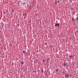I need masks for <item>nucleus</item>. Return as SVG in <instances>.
Instances as JSON below:
<instances>
[{
    "instance_id": "1",
    "label": "nucleus",
    "mask_w": 78,
    "mask_h": 78,
    "mask_svg": "<svg viewBox=\"0 0 78 78\" xmlns=\"http://www.w3.org/2000/svg\"><path fill=\"white\" fill-rule=\"evenodd\" d=\"M59 25H59V24H57V23H56L55 24V27H56V26H57V27H59Z\"/></svg>"
},
{
    "instance_id": "2",
    "label": "nucleus",
    "mask_w": 78,
    "mask_h": 78,
    "mask_svg": "<svg viewBox=\"0 0 78 78\" xmlns=\"http://www.w3.org/2000/svg\"><path fill=\"white\" fill-rule=\"evenodd\" d=\"M65 76L66 78H69V75L66 74L65 75Z\"/></svg>"
},
{
    "instance_id": "3",
    "label": "nucleus",
    "mask_w": 78,
    "mask_h": 78,
    "mask_svg": "<svg viewBox=\"0 0 78 78\" xmlns=\"http://www.w3.org/2000/svg\"><path fill=\"white\" fill-rule=\"evenodd\" d=\"M69 58H73V55H70Z\"/></svg>"
},
{
    "instance_id": "4",
    "label": "nucleus",
    "mask_w": 78,
    "mask_h": 78,
    "mask_svg": "<svg viewBox=\"0 0 78 78\" xmlns=\"http://www.w3.org/2000/svg\"><path fill=\"white\" fill-rule=\"evenodd\" d=\"M23 53H24V54H25V53H26V52H25V51H23Z\"/></svg>"
},
{
    "instance_id": "5",
    "label": "nucleus",
    "mask_w": 78,
    "mask_h": 78,
    "mask_svg": "<svg viewBox=\"0 0 78 78\" xmlns=\"http://www.w3.org/2000/svg\"><path fill=\"white\" fill-rule=\"evenodd\" d=\"M72 74H70L69 77L70 78H71V77H72Z\"/></svg>"
},
{
    "instance_id": "6",
    "label": "nucleus",
    "mask_w": 78,
    "mask_h": 78,
    "mask_svg": "<svg viewBox=\"0 0 78 78\" xmlns=\"http://www.w3.org/2000/svg\"><path fill=\"white\" fill-rule=\"evenodd\" d=\"M72 21H74V20H75V19H74L73 18H72Z\"/></svg>"
},
{
    "instance_id": "7",
    "label": "nucleus",
    "mask_w": 78,
    "mask_h": 78,
    "mask_svg": "<svg viewBox=\"0 0 78 78\" xmlns=\"http://www.w3.org/2000/svg\"><path fill=\"white\" fill-rule=\"evenodd\" d=\"M21 64H23V62H21Z\"/></svg>"
},
{
    "instance_id": "8",
    "label": "nucleus",
    "mask_w": 78,
    "mask_h": 78,
    "mask_svg": "<svg viewBox=\"0 0 78 78\" xmlns=\"http://www.w3.org/2000/svg\"><path fill=\"white\" fill-rule=\"evenodd\" d=\"M65 65H66V64H63V66H65Z\"/></svg>"
},
{
    "instance_id": "9",
    "label": "nucleus",
    "mask_w": 78,
    "mask_h": 78,
    "mask_svg": "<svg viewBox=\"0 0 78 78\" xmlns=\"http://www.w3.org/2000/svg\"><path fill=\"white\" fill-rule=\"evenodd\" d=\"M47 61H49L48 59L47 60Z\"/></svg>"
},
{
    "instance_id": "10",
    "label": "nucleus",
    "mask_w": 78,
    "mask_h": 78,
    "mask_svg": "<svg viewBox=\"0 0 78 78\" xmlns=\"http://www.w3.org/2000/svg\"><path fill=\"white\" fill-rule=\"evenodd\" d=\"M48 59H49V60H50V58H48Z\"/></svg>"
}]
</instances>
